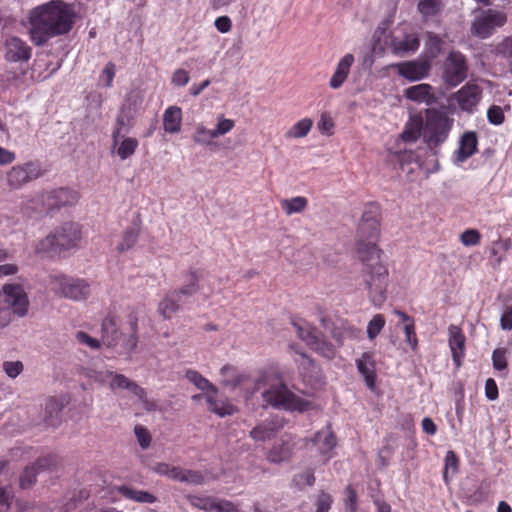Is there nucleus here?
<instances>
[{
    "label": "nucleus",
    "mask_w": 512,
    "mask_h": 512,
    "mask_svg": "<svg viewBox=\"0 0 512 512\" xmlns=\"http://www.w3.org/2000/svg\"><path fill=\"white\" fill-rule=\"evenodd\" d=\"M152 471L160 476H165L169 479L177 481L180 467L173 466L165 462L155 463L151 467Z\"/></svg>",
    "instance_id": "a18cd8bd"
},
{
    "label": "nucleus",
    "mask_w": 512,
    "mask_h": 512,
    "mask_svg": "<svg viewBox=\"0 0 512 512\" xmlns=\"http://www.w3.org/2000/svg\"><path fill=\"white\" fill-rule=\"evenodd\" d=\"M512 247V241L510 238L498 239L492 243L491 255L496 257L498 263H500L504 254L509 251Z\"/></svg>",
    "instance_id": "49530a36"
},
{
    "label": "nucleus",
    "mask_w": 512,
    "mask_h": 512,
    "mask_svg": "<svg viewBox=\"0 0 512 512\" xmlns=\"http://www.w3.org/2000/svg\"><path fill=\"white\" fill-rule=\"evenodd\" d=\"M138 146L139 142L136 138L123 135L112 138L111 151L121 160H126L134 155Z\"/></svg>",
    "instance_id": "b1692460"
},
{
    "label": "nucleus",
    "mask_w": 512,
    "mask_h": 512,
    "mask_svg": "<svg viewBox=\"0 0 512 512\" xmlns=\"http://www.w3.org/2000/svg\"><path fill=\"white\" fill-rule=\"evenodd\" d=\"M217 393H207L205 395L209 410L220 417L232 415L235 412L233 405L225 401H220L216 398Z\"/></svg>",
    "instance_id": "473e14b6"
},
{
    "label": "nucleus",
    "mask_w": 512,
    "mask_h": 512,
    "mask_svg": "<svg viewBox=\"0 0 512 512\" xmlns=\"http://www.w3.org/2000/svg\"><path fill=\"white\" fill-rule=\"evenodd\" d=\"M356 367L366 386L373 390L376 383V362L372 352H364L356 359Z\"/></svg>",
    "instance_id": "aec40b11"
},
{
    "label": "nucleus",
    "mask_w": 512,
    "mask_h": 512,
    "mask_svg": "<svg viewBox=\"0 0 512 512\" xmlns=\"http://www.w3.org/2000/svg\"><path fill=\"white\" fill-rule=\"evenodd\" d=\"M215 138L216 133H214V129H208L202 124L197 125L195 133L193 135V141L195 143L200 145H209Z\"/></svg>",
    "instance_id": "37998d69"
},
{
    "label": "nucleus",
    "mask_w": 512,
    "mask_h": 512,
    "mask_svg": "<svg viewBox=\"0 0 512 512\" xmlns=\"http://www.w3.org/2000/svg\"><path fill=\"white\" fill-rule=\"evenodd\" d=\"M420 41L415 33L406 34L403 37L395 36L391 40V49L395 55H405L418 50Z\"/></svg>",
    "instance_id": "393cba45"
},
{
    "label": "nucleus",
    "mask_w": 512,
    "mask_h": 512,
    "mask_svg": "<svg viewBox=\"0 0 512 512\" xmlns=\"http://www.w3.org/2000/svg\"><path fill=\"white\" fill-rule=\"evenodd\" d=\"M298 337L303 340L312 350L327 359H333L336 349L333 344L322 339L321 333L308 322L301 320L293 322Z\"/></svg>",
    "instance_id": "9d476101"
},
{
    "label": "nucleus",
    "mask_w": 512,
    "mask_h": 512,
    "mask_svg": "<svg viewBox=\"0 0 512 512\" xmlns=\"http://www.w3.org/2000/svg\"><path fill=\"white\" fill-rule=\"evenodd\" d=\"M31 47L19 37H9L5 42V57L10 62H25L31 58Z\"/></svg>",
    "instance_id": "6ab92c4d"
},
{
    "label": "nucleus",
    "mask_w": 512,
    "mask_h": 512,
    "mask_svg": "<svg viewBox=\"0 0 512 512\" xmlns=\"http://www.w3.org/2000/svg\"><path fill=\"white\" fill-rule=\"evenodd\" d=\"M109 388L112 391H115L116 389H125L130 391L141 401H145L146 399L145 390L142 387H140L136 382L130 380L123 374H117L113 372L111 380L109 381Z\"/></svg>",
    "instance_id": "a878e982"
},
{
    "label": "nucleus",
    "mask_w": 512,
    "mask_h": 512,
    "mask_svg": "<svg viewBox=\"0 0 512 512\" xmlns=\"http://www.w3.org/2000/svg\"><path fill=\"white\" fill-rule=\"evenodd\" d=\"M265 388L262 400L266 406L290 412H304L311 407V402L291 391L279 378L269 375L261 376L256 382V390Z\"/></svg>",
    "instance_id": "7ed1b4c3"
},
{
    "label": "nucleus",
    "mask_w": 512,
    "mask_h": 512,
    "mask_svg": "<svg viewBox=\"0 0 512 512\" xmlns=\"http://www.w3.org/2000/svg\"><path fill=\"white\" fill-rule=\"evenodd\" d=\"M29 298L25 287L20 283H7L0 291V328L11 322V313L25 317L29 310Z\"/></svg>",
    "instance_id": "39448f33"
},
{
    "label": "nucleus",
    "mask_w": 512,
    "mask_h": 512,
    "mask_svg": "<svg viewBox=\"0 0 512 512\" xmlns=\"http://www.w3.org/2000/svg\"><path fill=\"white\" fill-rule=\"evenodd\" d=\"M182 124V110L178 106H169L163 114V129L165 132L175 134L180 132Z\"/></svg>",
    "instance_id": "c756f323"
},
{
    "label": "nucleus",
    "mask_w": 512,
    "mask_h": 512,
    "mask_svg": "<svg viewBox=\"0 0 512 512\" xmlns=\"http://www.w3.org/2000/svg\"><path fill=\"white\" fill-rule=\"evenodd\" d=\"M344 506L347 512H358V498L355 489L348 485L344 490Z\"/></svg>",
    "instance_id": "3c124183"
},
{
    "label": "nucleus",
    "mask_w": 512,
    "mask_h": 512,
    "mask_svg": "<svg viewBox=\"0 0 512 512\" xmlns=\"http://www.w3.org/2000/svg\"><path fill=\"white\" fill-rule=\"evenodd\" d=\"M477 151V136L474 132H466L462 135L459 148L455 152L453 162L456 165L462 164Z\"/></svg>",
    "instance_id": "5701e85b"
},
{
    "label": "nucleus",
    "mask_w": 512,
    "mask_h": 512,
    "mask_svg": "<svg viewBox=\"0 0 512 512\" xmlns=\"http://www.w3.org/2000/svg\"><path fill=\"white\" fill-rule=\"evenodd\" d=\"M190 80L189 73L184 69H176L171 77V83L175 87H183Z\"/></svg>",
    "instance_id": "0e129e2a"
},
{
    "label": "nucleus",
    "mask_w": 512,
    "mask_h": 512,
    "mask_svg": "<svg viewBox=\"0 0 512 512\" xmlns=\"http://www.w3.org/2000/svg\"><path fill=\"white\" fill-rule=\"evenodd\" d=\"M396 68L401 77L409 81H419L429 75L431 62L429 59L418 58L416 60L398 63Z\"/></svg>",
    "instance_id": "2eb2a0df"
},
{
    "label": "nucleus",
    "mask_w": 512,
    "mask_h": 512,
    "mask_svg": "<svg viewBox=\"0 0 512 512\" xmlns=\"http://www.w3.org/2000/svg\"><path fill=\"white\" fill-rule=\"evenodd\" d=\"M405 333V341L412 348V350H416L418 345V340L415 332L414 323L404 324L403 327Z\"/></svg>",
    "instance_id": "69168bd1"
},
{
    "label": "nucleus",
    "mask_w": 512,
    "mask_h": 512,
    "mask_svg": "<svg viewBox=\"0 0 512 512\" xmlns=\"http://www.w3.org/2000/svg\"><path fill=\"white\" fill-rule=\"evenodd\" d=\"M81 240V226L78 223L66 222L51 231L44 239L40 240L35 250L38 253H48L51 255L61 254L65 251L78 249Z\"/></svg>",
    "instance_id": "20e7f679"
},
{
    "label": "nucleus",
    "mask_w": 512,
    "mask_h": 512,
    "mask_svg": "<svg viewBox=\"0 0 512 512\" xmlns=\"http://www.w3.org/2000/svg\"><path fill=\"white\" fill-rule=\"evenodd\" d=\"M283 427L278 419H267L250 431V437L255 441H266L274 437V435Z\"/></svg>",
    "instance_id": "bb28decb"
},
{
    "label": "nucleus",
    "mask_w": 512,
    "mask_h": 512,
    "mask_svg": "<svg viewBox=\"0 0 512 512\" xmlns=\"http://www.w3.org/2000/svg\"><path fill=\"white\" fill-rule=\"evenodd\" d=\"M313 126L311 118H303L297 121L285 134L287 139H299L308 135Z\"/></svg>",
    "instance_id": "4c0bfd02"
},
{
    "label": "nucleus",
    "mask_w": 512,
    "mask_h": 512,
    "mask_svg": "<svg viewBox=\"0 0 512 512\" xmlns=\"http://www.w3.org/2000/svg\"><path fill=\"white\" fill-rule=\"evenodd\" d=\"M385 318L382 314H375L367 325V337L370 340L375 339L385 326Z\"/></svg>",
    "instance_id": "de8ad7c7"
},
{
    "label": "nucleus",
    "mask_w": 512,
    "mask_h": 512,
    "mask_svg": "<svg viewBox=\"0 0 512 512\" xmlns=\"http://www.w3.org/2000/svg\"><path fill=\"white\" fill-rule=\"evenodd\" d=\"M442 9L441 0H420L418 3V11L424 19L436 16Z\"/></svg>",
    "instance_id": "a19ab883"
},
{
    "label": "nucleus",
    "mask_w": 512,
    "mask_h": 512,
    "mask_svg": "<svg viewBox=\"0 0 512 512\" xmlns=\"http://www.w3.org/2000/svg\"><path fill=\"white\" fill-rule=\"evenodd\" d=\"M443 40L433 32L427 33L425 42V59L430 61L442 53Z\"/></svg>",
    "instance_id": "f704fd0d"
},
{
    "label": "nucleus",
    "mask_w": 512,
    "mask_h": 512,
    "mask_svg": "<svg viewBox=\"0 0 512 512\" xmlns=\"http://www.w3.org/2000/svg\"><path fill=\"white\" fill-rule=\"evenodd\" d=\"M311 442L317 447L320 454L325 456L324 461H328L331 457L329 453L336 446V440L331 430L329 428H325L318 431Z\"/></svg>",
    "instance_id": "cd10ccee"
},
{
    "label": "nucleus",
    "mask_w": 512,
    "mask_h": 512,
    "mask_svg": "<svg viewBox=\"0 0 512 512\" xmlns=\"http://www.w3.org/2000/svg\"><path fill=\"white\" fill-rule=\"evenodd\" d=\"M342 332L337 333L336 331L333 332L332 336L333 338L338 342L339 345L343 344V339L348 338H358V336L361 333V330L349 325L347 323L342 324Z\"/></svg>",
    "instance_id": "8fccbe9b"
},
{
    "label": "nucleus",
    "mask_w": 512,
    "mask_h": 512,
    "mask_svg": "<svg viewBox=\"0 0 512 512\" xmlns=\"http://www.w3.org/2000/svg\"><path fill=\"white\" fill-rule=\"evenodd\" d=\"M493 367L498 371H504L507 368L506 350L503 348L495 349L492 353Z\"/></svg>",
    "instance_id": "6e6d98bb"
},
{
    "label": "nucleus",
    "mask_w": 512,
    "mask_h": 512,
    "mask_svg": "<svg viewBox=\"0 0 512 512\" xmlns=\"http://www.w3.org/2000/svg\"><path fill=\"white\" fill-rule=\"evenodd\" d=\"M379 210L370 204L363 212L358 226V257L363 264L362 278L374 304L385 300L389 271L383 252L373 242L379 236Z\"/></svg>",
    "instance_id": "f257e3e1"
},
{
    "label": "nucleus",
    "mask_w": 512,
    "mask_h": 512,
    "mask_svg": "<svg viewBox=\"0 0 512 512\" xmlns=\"http://www.w3.org/2000/svg\"><path fill=\"white\" fill-rule=\"evenodd\" d=\"M113 372L110 370H93L88 373V377L93 380L94 382H97L102 385H108L109 381L111 380Z\"/></svg>",
    "instance_id": "e2e57ef3"
},
{
    "label": "nucleus",
    "mask_w": 512,
    "mask_h": 512,
    "mask_svg": "<svg viewBox=\"0 0 512 512\" xmlns=\"http://www.w3.org/2000/svg\"><path fill=\"white\" fill-rule=\"evenodd\" d=\"M185 377L189 382L194 384L198 389L207 393H218V389L199 372L195 370H187Z\"/></svg>",
    "instance_id": "e433bc0d"
},
{
    "label": "nucleus",
    "mask_w": 512,
    "mask_h": 512,
    "mask_svg": "<svg viewBox=\"0 0 512 512\" xmlns=\"http://www.w3.org/2000/svg\"><path fill=\"white\" fill-rule=\"evenodd\" d=\"M14 501L13 492L8 487H0V512H9Z\"/></svg>",
    "instance_id": "864d4df0"
},
{
    "label": "nucleus",
    "mask_w": 512,
    "mask_h": 512,
    "mask_svg": "<svg viewBox=\"0 0 512 512\" xmlns=\"http://www.w3.org/2000/svg\"><path fill=\"white\" fill-rule=\"evenodd\" d=\"M307 204L308 201L303 196H296L290 199H282L280 201L281 208L288 216L304 211L307 207Z\"/></svg>",
    "instance_id": "58836bf2"
},
{
    "label": "nucleus",
    "mask_w": 512,
    "mask_h": 512,
    "mask_svg": "<svg viewBox=\"0 0 512 512\" xmlns=\"http://www.w3.org/2000/svg\"><path fill=\"white\" fill-rule=\"evenodd\" d=\"M56 458L52 455L39 458L35 463L28 465L20 476V486L29 488L36 482V476L40 470L51 469L56 465Z\"/></svg>",
    "instance_id": "a211bd4d"
},
{
    "label": "nucleus",
    "mask_w": 512,
    "mask_h": 512,
    "mask_svg": "<svg viewBox=\"0 0 512 512\" xmlns=\"http://www.w3.org/2000/svg\"><path fill=\"white\" fill-rule=\"evenodd\" d=\"M214 512H241L237 505L225 499H215Z\"/></svg>",
    "instance_id": "774afa93"
},
{
    "label": "nucleus",
    "mask_w": 512,
    "mask_h": 512,
    "mask_svg": "<svg viewBox=\"0 0 512 512\" xmlns=\"http://www.w3.org/2000/svg\"><path fill=\"white\" fill-rule=\"evenodd\" d=\"M452 124L453 120L445 113L439 111L429 112L422 129L424 141L429 146H438L442 144L446 141Z\"/></svg>",
    "instance_id": "6e6552de"
},
{
    "label": "nucleus",
    "mask_w": 512,
    "mask_h": 512,
    "mask_svg": "<svg viewBox=\"0 0 512 512\" xmlns=\"http://www.w3.org/2000/svg\"><path fill=\"white\" fill-rule=\"evenodd\" d=\"M139 230L136 227H128L122 234L121 240L117 244V251L124 253L134 247L137 242Z\"/></svg>",
    "instance_id": "ea45409f"
},
{
    "label": "nucleus",
    "mask_w": 512,
    "mask_h": 512,
    "mask_svg": "<svg viewBox=\"0 0 512 512\" xmlns=\"http://www.w3.org/2000/svg\"><path fill=\"white\" fill-rule=\"evenodd\" d=\"M507 21L504 12L496 9H478L474 11L471 23V33L481 39L490 37L496 29L502 27Z\"/></svg>",
    "instance_id": "1a4fd4ad"
},
{
    "label": "nucleus",
    "mask_w": 512,
    "mask_h": 512,
    "mask_svg": "<svg viewBox=\"0 0 512 512\" xmlns=\"http://www.w3.org/2000/svg\"><path fill=\"white\" fill-rule=\"evenodd\" d=\"M220 374L222 376V383L226 386L236 387L245 379V376L236 367L228 364L221 368Z\"/></svg>",
    "instance_id": "c9c22d12"
},
{
    "label": "nucleus",
    "mask_w": 512,
    "mask_h": 512,
    "mask_svg": "<svg viewBox=\"0 0 512 512\" xmlns=\"http://www.w3.org/2000/svg\"><path fill=\"white\" fill-rule=\"evenodd\" d=\"M115 77V64L112 62L107 63L105 68L100 75L99 81L105 87H111L113 83V79Z\"/></svg>",
    "instance_id": "680f3d73"
},
{
    "label": "nucleus",
    "mask_w": 512,
    "mask_h": 512,
    "mask_svg": "<svg viewBox=\"0 0 512 512\" xmlns=\"http://www.w3.org/2000/svg\"><path fill=\"white\" fill-rule=\"evenodd\" d=\"M404 95L407 99L419 104L432 105L437 100L434 88L426 83H421L407 88Z\"/></svg>",
    "instance_id": "4be33fe9"
},
{
    "label": "nucleus",
    "mask_w": 512,
    "mask_h": 512,
    "mask_svg": "<svg viewBox=\"0 0 512 512\" xmlns=\"http://www.w3.org/2000/svg\"><path fill=\"white\" fill-rule=\"evenodd\" d=\"M293 445L287 440L281 439L275 443L267 455V460L274 464L288 461L292 456Z\"/></svg>",
    "instance_id": "2f4dec72"
},
{
    "label": "nucleus",
    "mask_w": 512,
    "mask_h": 512,
    "mask_svg": "<svg viewBox=\"0 0 512 512\" xmlns=\"http://www.w3.org/2000/svg\"><path fill=\"white\" fill-rule=\"evenodd\" d=\"M48 285L56 295L74 301L85 300L90 295V285L86 280L60 273L51 274Z\"/></svg>",
    "instance_id": "0eeeda50"
},
{
    "label": "nucleus",
    "mask_w": 512,
    "mask_h": 512,
    "mask_svg": "<svg viewBox=\"0 0 512 512\" xmlns=\"http://www.w3.org/2000/svg\"><path fill=\"white\" fill-rule=\"evenodd\" d=\"M215 499V497L210 496L187 495V500L191 506L205 512H214Z\"/></svg>",
    "instance_id": "79ce46f5"
},
{
    "label": "nucleus",
    "mask_w": 512,
    "mask_h": 512,
    "mask_svg": "<svg viewBox=\"0 0 512 512\" xmlns=\"http://www.w3.org/2000/svg\"><path fill=\"white\" fill-rule=\"evenodd\" d=\"M78 193L69 188H60L40 195L41 211L50 212L63 206L74 205L78 202Z\"/></svg>",
    "instance_id": "ddd939ff"
},
{
    "label": "nucleus",
    "mask_w": 512,
    "mask_h": 512,
    "mask_svg": "<svg viewBox=\"0 0 512 512\" xmlns=\"http://www.w3.org/2000/svg\"><path fill=\"white\" fill-rule=\"evenodd\" d=\"M102 340L108 347L116 344L118 339V331L116 321L112 317H106L101 325Z\"/></svg>",
    "instance_id": "72a5a7b5"
},
{
    "label": "nucleus",
    "mask_w": 512,
    "mask_h": 512,
    "mask_svg": "<svg viewBox=\"0 0 512 512\" xmlns=\"http://www.w3.org/2000/svg\"><path fill=\"white\" fill-rule=\"evenodd\" d=\"M235 126V122L231 119L225 118L224 116L217 117L216 128L214 129V133H216V138L227 134L230 132Z\"/></svg>",
    "instance_id": "5fc2aeb1"
},
{
    "label": "nucleus",
    "mask_w": 512,
    "mask_h": 512,
    "mask_svg": "<svg viewBox=\"0 0 512 512\" xmlns=\"http://www.w3.org/2000/svg\"><path fill=\"white\" fill-rule=\"evenodd\" d=\"M115 491H117L125 499L133 501V502H137V503L152 504L157 501L156 496H154L150 492L144 491V490H138L129 485L116 486Z\"/></svg>",
    "instance_id": "c85d7f7f"
},
{
    "label": "nucleus",
    "mask_w": 512,
    "mask_h": 512,
    "mask_svg": "<svg viewBox=\"0 0 512 512\" xmlns=\"http://www.w3.org/2000/svg\"><path fill=\"white\" fill-rule=\"evenodd\" d=\"M76 341L81 344L89 347L92 350H96L100 348V341L94 337H91L86 332L78 331L75 334Z\"/></svg>",
    "instance_id": "13d9d810"
},
{
    "label": "nucleus",
    "mask_w": 512,
    "mask_h": 512,
    "mask_svg": "<svg viewBox=\"0 0 512 512\" xmlns=\"http://www.w3.org/2000/svg\"><path fill=\"white\" fill-rule=\"evenodd\" d=\"M291 349L295 351L297 357L295 361L298 363L299 367L303 370L311 369V372H315L317 370V366L315 365L313 359H311L307 354L302 351H299L296 346L291 345Z\"/></svg>",
    "instance_id": "603ef678"
},
{
    "label": "nucleus",
    "mask_w": 512,
    "mask_h": 512,
    "mask_svg": "<svg viewBox=\"0 0 512 512\" xmlns=\"http://www.w3.org/2000/svg\"><path fill=\"white\" fill-rule=\"evenodd\" d=\"M134 433L141 448L147 449L151 443V435L149 431L142 425H136L134 427Z\"/></svg>",
    "instance_id": "4d7b16f0"
},
{
    "label": "nucleus",
    "mask_w": 512,
    "mask_h": 512,
    "mask_svg": "<svg viewBox=\"0 0 512 512\" xmlns=\"http://www.w3.org/2000/svg\"><path fill=\"white\" fill-rule=\"evenodd\" d=\"M69 403L66 396L49 397L45 402L44 424L48 427H57L61 422V413L64 407Z\"/></svg>",
    "instance_id": "f3484780"
},
{
    "label": "nucleus",
    "mask_w": 512,
    "mask_h": 512,
    "mask_svg": "<svg viewBox=\"0 0 512 512\" xmlns=\"http://www.w3.org/2000/svg\"><path fill=\"white\" fill-rule=\"evenodd\" d=\"M468 73V65L465 56L458 51H451L443 65V78L450 86L462 83Z\"/></svg>",
    "instance_id": "9b49d317"
},
{
    "label": "nucleus",
    "mask_w": 512,
    "mask_h": 512,
    "mask_svg": "<svg viewBox=\"0 0 512 512\" xmlns=\"http://www.w3.org/2000/svg\"><path fill=\"white\" fill-rule=\"evenodd\" d=\"M465 343L466 337L462 329L457 325L451 324L448 327V344L456 368L461 366L462 360L465 357Z\"/></svg>",
    "instance_id": "dca6fc26"
},
{
    "label": "nucleus",
    "mask_w": 512,
    "mask_h": 512,
    "mask_svg": "<svg viewBox=\"0 0 512 512\" xmlns=\"http://www.w3.org/2000/svg\"><path fill=\"white\" fill-rule=\"evenodd\" d=\"M41 175L42 171L37 163L27 162L13 166L6 175V181L11 189H19Z\"/></svg>",
    "instance_id": "f8f14e48"
},
{
    "label": "nucleus",
    "mask_w": 512,
    "mask_h": 512,
    "mask_svg": "<svg viewBox=\"0 0 512 512\" xmlns=\"http://www.w3.org/2000/svg\"><path fill=\"white\" fill-rule=\"evenodd\" d=\"M354 62L355 57L351 53H347L340 58L329 80L330 88L336 90L339 89L345 83L350 74V70Z\"/></svg>",
    "instance_id": "412c9836"
},
{
    "label": "nucleus",
    "mask_w": 512,
    "mask_h": 512,
    "mask_svg": "<svg viewBox=\"0 0 512 512\" xmlns=\"http://www.w3.org/2000/svg\"><path fill=\"white\" fill-rule=\"evenodd\" d=\"M482 92L479 85L468 82L453 95V99L462 111L473 113L482 99Z\"/></svg>",
    "instance_id": "4468645a"
},
{
    "label": "nucleus",
    "mask_w": 512,
    "mask_h": 512,
    "mask_svg": "<svg viewBox=\"0 0 512 512\" xmlns=\"http://www.w3.org/2000/svg\"><path fill=\"white\" fill-rule=\"evenodd\" d=\"M445 470L443 473V479L446 484L449 483V475H455L458 471L459 460L453 451H448L445 455Z\"/></svg>",
    "instance_id": "09e8293b"
},
{
    "label": "nucleus",
    "mask_w": 512,
    "mask_h": 512,
    "mask_svg": "<svg viewBox=\"0 0 512 512\" xmlns=\"http://www.w3.org/2000/svg\"><path fill=\"white\" fill-rule=\"evenodd\" d=\"M461 242L465 246H474L480 242V234L477 230L468 229L461 234Z\"/></svg>",
    "instance_id": "338daca9"
},
{
    "label": "nucleus",
    "mask_w": 512,
    "mask_h": 512,
    "mask_svg": "<svg viewBox=\"0 0 512 512\" xmlns=\"http://www.w3.org/2000/svg\"><path fill=\"white\" fill-rule=\"evenodd\" d=\"M133 125V114L130 109L126 107L124 104L121 107L120 112L116 116L115 125L112 130V138H117L118 136L127 135Z\"/></svg>",
    "instance_id": "7c9ffc66"
},
{
    "label": "nucleus",
    "mask_w": 512,
    "mask_h": 512,
    "mask_svg": "<svg viewBox=\"0 0 512 512\" xmlns=\"http://www.w3.org/2000/svg\"><path fill=\"white\" fill-rule=\"evenodd\" d=\"M200 279L201 276L197 270H190L186 283L180 289L167 294L159 303L158 310L160 314L166 319L171 318L185 304L184 298L191 297L200 289Z\"/></svg>",
    "instance_id": "423d86ee"
},
{
    "label": "nucleus",
    "mask_w": 512,
    "mask_h": 512,
    "mask_svg": "<svg viewBox=\"0 0 512 512\" xmlns=\"http://www.w3.org/2000/svg\"><path fill=\"white\" fill-rule=\"evenodd\" d=\"M74 16L71 5L51 0L31 9L24 25L32 43L43 46L51 38L67 34L72 29Z\"/></svg>",
    "instance_id": "f03ea898"
},
{
    "label": "nucleus",
    "mask_w": 512,
    "mask_h": 512,
    "mask_svg": "<svg viewBox=\"0 0 512 512\" xmlns=\"http://www.w3.org/2000/svg\"><path fill=\"white\" fill-rule=\"evenodd\" d=\"M177 481L187 484L201 485L204 483V476L200 471L180 468Z\"/></svg>",
    "instance_id": "c03bdc74"
},
{
    "label": "nucleus",
    "mask_w": 512,
    "mask_h": 512,
    "mask_svg": "<svg viewBox=\"0 0 512 512\" xmlns=\"http://www.w3.org/2000/svg\"><path fill=\"white\" fill-rule=\"evenodd\" d=\"M293 482L300 488L305 486H312L315 483L314 472L312 470H306L300 474H297L294 476Z\"/></svg>",
    "instance_id": "bf43d9fd"
},
{
    "label": "nucleus",
    "mask_w": 512,
    "mask_h": 512,
    "mask_svg": "<svg viewBox=\"0 0 512 512\" xmlns=\"http://www.w3.org/2000/svg\"><path fill=\"white\" fill-rule=\"evenodd\" d=\"M333 503V499L330 494L326 492H321L316 499L315 512H328L331 509V505Z\"/></svg>",
    "instance_id": "052dcab7"
}]
</instances>
